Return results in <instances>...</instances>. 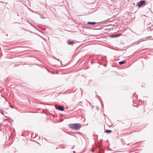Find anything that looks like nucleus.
Wrapping results in <instances>:
<instances>
[{
	"label": "nucleus",
	"mask_w": 153,
	"mask_h": 153,
	"mask_svg": "<svg viewBox=\"0 0 153 153\" xmlns=\"http://www.w3.org/2000/svg\"><path fill=\"white\" fill-rule=\"evenodd\" d=\"M69 127L75 130H79L82 127L81 124L79 123H71L68 124Z\"/></svg>",
	"instance_id": "f257e3e1"
},
{
	"label": "nucleus",
	"mask_w": 153,
	"mask_h": 153,
	"mask_svg": "<svg viewBox=\"0 0 153 153\" xmlns=\"http://www.w3.org/2000/svg\"><path fill=\"white\" fill-rule=\"evenodd\" d=\"M102 146V142H100L97 143V147L99 148V150L100 153H103L104 150L102 148H100Z\"/></svg>",
	"instance_id": "f03ea898"
},
{
	"label": "nucleus",
	"mask_w": 153,
	"mask_h": 153,
	"mask_svg": "<svg viewBox=\"0 0 153 153\" xmlns=\"http://www.w3.org/2000/svg\"><path fill=\"white\" fill-rule=\"evenodd\" d=\"M55 107L56 109L61 111H63L65 109L61 105H58L56 104L55 105Z\"/></svg>",
	"instance_id": "7ed1b4c3"
},
{
	"label": "nucleus",
	"mask_w": 153,
	"mask_h": 153,
	"mask_svg": "<svg viewBox=\"0 0 153 153\" xmlns=\"http://www.w3.org/2000/svg\"><path fill=\"white\" fill-rule=\"evenodd\" d=\"M145 1L144 0H141L137 3V6L139 7H142L143 5H145Z\"/></svg>",
	"instance_id": "20e7f679"
},
{
	"label": "nucleus",
	"mask_w": 153,
	"mask_h": 153,
	"mask_svg": "<svg viewBox=\"0 0 153 153\" xmlns=\"http://www.w3.org/2000/svg\"><path fill=\"white\" fill-rule=\"evenodd\" d=\"M39 14L42 19H45L47 17L46 14L45 12L40 13Z\"/></svg>",
	"instance_id": "39448f33"
},
{
	"label": "nucleus",
	"mask_w": 153,
	"mask_h": 153,
	"mask_svg": "<svg viewBox=\"0 0 153 153\" xmlns=\"http://www.w3.org/2000/svg\"><path fill=\"white\" fill-rule=\"evenodd\" d=\"M122 35L120 33H117L114 34H112L108 36L109 37H119L120 36H121Z\"/></svg>",
	"instance_id": "423d86ee"
},
{
	"label": "nucleus",
	"mask_w": 153,
	"mask_h": 153,
	"mask_svg": "<svg viewBox=\"0 0 153 153\" xmlns=\"http://www.w3.org/2000/svg\"><path fill=\"white\" fill-rule=\"evenodd\" d=\"M74 41L73 40H70L67 41V43L68 45H72L74 43Z\"/></svg>",
	"instance_id": "0eeeda50"
},
{
	"label": "nucleus",
	"mask_w": 153,
	"mask_h": 153,
	"mask_svg": "<svg viewBox=\"0 0 153 153\" xmlns=\"http://www.w3.org/2000/svg\"><path fill=\"white\" fill-rule=\"evenodd\" d=\"M97 22H87V24L88 25H89V24H91L92 25H93L96 24H97Z\"/></svg>",
	"instance_id": "6e6552de"
},
{
	"label": "nucleus",
	"mask_w": 153,
	"mask_h": 153,
	"mask_svg": "<svg viewBox=\"0 0 153 153\" xmlns=\"http://www.w3.org/2000/svg\"><path fill=\"white\" fill-rule=\"evenodd\" d=\"M105 132L108 134H109L112 132V131L110 130L106 129L105 131Z\"/></svg>",
	"instance_id": "1a4fd4ad"
},
{
	"label": "nucleus",
	"mask_w": 153,
	"mask_h": 153,
	"mask_svg": "<svg viewBox=\"0 0 153 153\" xmlns=\"http://www.w3.org/2000/svg\"><path fill=\"white\" fill-rule=\"evenodd\" d=\"M118 63L120 65H123L124 64V60L118 62Z\"/></svg>",
	"instance_id": "9d476101"
},
{
	"label": "nucleus",
	"mask_w": 153,
	"mask_h": 153,
	"mask_svg": "<svg viewBox=\"0 0 153 153\" xmlns=\"http://www.w3.org/2000/svg\"><path fill=\"white\" fill-rule=\"evenodd\" d=\"M81 106V105H77V106L76 107V108H79V110H80V109H81L80 108Z\"/></svg>",
	"instance_id": "9b49d317"
},
{
	"label": "nucleus",
	"mask_w": 153,
	"mask_h": 153,
	"mask_svg": "<svg viewBox=\"0 0 153 153\" xmlns=\"http://www.w3.org/2000/svg\"><path fill=\"white\" fill-rule=\"evenodd\" d=\"M0 112H1V113L3 115H4V116H5V117H6L5 115H4V113L3 112V110H2V109L1 108H0Z\"/></svg>",
	"instance_id": "f8f14e48"
},
{
	"label": "nucleus",
	"mask_w": 153,
	"mask_h": 153,
	"mask_svg": "<svg viewBox=\"0 0 153 153\" xmlns=\"http://www.w3.org/2000/svg\"><path fill=\"white\" fill-rule=\"evenodd\" d=\"M150 27V30L152 31L153 30V25H152L151 26L148 27Z\"/></svg>",
	"instance_id": "ddd939ff"
},
{
	"label": "nucleus",
	"mask_w": 153,
	"mask_h": 153,
	"mask_svg": "<svg viewBox=\"0 0 153 153\" xmlns=\"http://www.w3.org/2000/svg\"><path fill=\"white\" fill-rule=\"evenodd\" d=\"M30 25H31L32 26H33V27H35H35H34V25H33L32 24L30 23Z\"/></svg>",
	"instance_id": "4468645a"
},
{
	"label": "nucleus",
	"mask_w": 153,
	"mask_h": 153,
	"mask_svg": "<svg viewBox=\"0 0 153 153\" xmlns=\"http://www.w3.org/2000/svg\"><path fill=\"white\" fill-rule=\"evenodd\" d=\"M120 76H124L123 74L121 75V74H120Z\"/></svg>",
	"instance_id": "2eb2a0df"
},
{
	"label": "nucleus",
	"mask_w": 153,
	"mask_h": 153,
	"mask_svg": "<svg viewBox=\"0 0 153 153\" xmlns=\"http://www.w3.org/2000/svg\"><path fill=\"white\" fill-rule=\"evenodd\" d=\"M94 136L95 137H96V136H97V137H98V135H94Z\"/></svg>",
	"instance_id": "dca6fc26"
},
{
	"label": "nucleus",
	"mask_w": 153,
	"mask_h": 153,
	"mask_svg": "<svg viewBox=\"0 0 153 153\" xmlns=\"http://www.w3.org/2000/svg\"><path fill=\"white\" fill-rule=\"evenodd\" d=\"M54 59H56V60H58V61H59V59H56V58H54Z\"/></svg>",
	"instance_id": "f3484780"
},
{
	"label": "nucleus",
	"mask_w": 153,
	"mask_h": 153,
	"mask_svg": "<svg viewBox=\"0 0 153 153\" xmlns=\"http://www.w3.org/2000/svg\"><path fill=\"white\" fill-rule=\"evenodd\" d=\"M91 64H92L93 63H95V62H91Z\"/></svg>",
	"instance_id": "a211bd4d"
},
{
	"label": "nucleus",
	"mask_w": 153,
	"mask_h": 153,
	"mask_svg": "<svg viewBox=\"0 0 153 153\" xmlns=\"http://www.w3.org/2000/svg\"><path fill=\"white\" fill-rule=\"evenodd\" d=\"M94 29V30H99V29H98V28H97V29Z\"/></svg>",
	"instance_id": "6ab92c4d"
},
{
	"label": "nucleus",
	"mask_w": 153,
	"mask_h": 153,
	"mask_svg": "<svg viewBox=\"0 0 153 153\" xmlns=\"http://www.w3.org/2000/svg\"><path fill=\"white\" fill-rule=\"evenodd\" d=\"M73 152L74 153H75V151H74Z\"/></svg>",
	"instance_id": "aec40b11"
},
{
	"label": "nucleus",
	"mask_w": 153,
	"mask_h": 153,
	"mask_svg": "<svg viewBox=\"0 0 153 153\" xmlns=\"http://www.w3.org/2000/svg\"><path fill=\"white\" fill-rule=\"evenodd\" d=\"M92 152H94V151L93 150H92Z\"/></svg>",
	"instance_id": "412c9836"
},
{
	"label": "nucleus",
	"mask_w": 153,
	"mask_h": 153,
	"mask_svg": "<svg viewBox=\"0 0 153 153\" xmlns=\"http://www.w3.org/2000/svg\"><path fill=\"white\" fill-rule=\"evenodd\" d=\"M145 50V49H143V50H142L143 51V50Z\"/></svg>",
	"instance_id": "4be33fe9"
},
{
	"label": "nucleus",
	"mask_w": 153,
	"mask_h": 153,
	"mask_svg": "<svg viewBox=\"0 0 153 153\" xmlns=\"http://www.w3.org/2000/svg\"><path fill=\"white\" fill-rule=\"evenodd\" d=\"M129 144H129V143H128V144H127V145H129Z\"/></svg>",
	"instance_id": "5701e85b"
},
{
	"label": "nucleus",
	"mask_w": 153,
	"mask_h": 153,
	"mask_svg": "<svg viewBox=\"0 0 153 153\" xmlns=\"http://www.w3.org/2000/svg\"><path fill=\"white\" fill-rule=\"evenodd\" d=\"M62 62L61 61L60 62V63H62Z\"/></svg>",
	"instance_id": "b1692460"
},
{
	"label": "nucleus",
	"mask_w": 153,
	"mask_h": 153,
	"mask_svg": "<svg viewBox=\"0 0 153 153\" xmlns=\"http://www.w3.org/2000/svg\"><path fill=\"white\" fill-rule=\"evenodd\" d=\"M106 65H105V66H105Z\"/></svg>",
	"instance_id": "393cba45"
}]
</instances>
